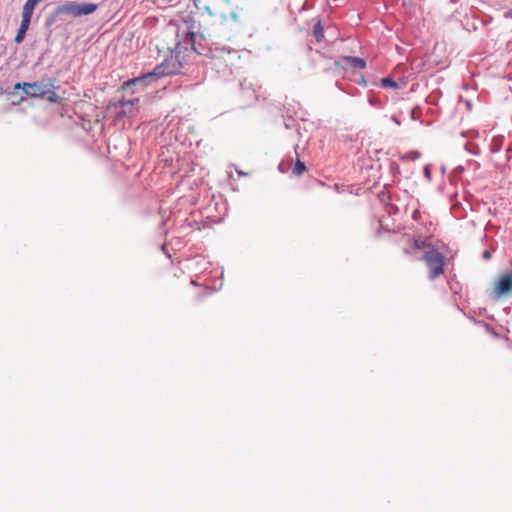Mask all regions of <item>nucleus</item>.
<instances>
[{
	"label": "nucleus",
	"mask_w": 512,
	"mask_h": 512,
	"mask_svg": "<svg viewBox=\"0 0 512 512\" xmlns=\"http://www.w3.org/2000/svg\"><path fill=\"white\" fill-rule=\"evenodd\" d=\"M196 24L191 15L172 20L163 32L165 49L171 54L152 72L125 82V86L143 84L162 76L177 74L183 67L186 58L196 51Z\"/></svg>",
	"instance_id": "1"
},
{
	"label": "nucleus",
	"mask_w": 512,
	"mask_h": 512,
	"mask_svg": "<svg viewBox=\"0 0 512 512\" xmlns=\"http://www.w3.org/2000/svg\"><path fill=\"white\" fill-rule=\"evenodd\" d=\"M420 259L425 262L429 270L428 277L430 280H435L444 273L445 258L443 254L433 246L430 245Z\"/></svg>",
	"instance_id": "2"
},
{
	"label": "nucleus",
	"mask_w": 512,
	"mask_h": 512,
	"mask_svg": "<svg viewBox=\"0 0 512 512\" xmlns=\"http://www.w3.org/2000/svg\"><path fill=\"white\" fill-rule=\"evenodd\" d=\"M41 1L42 0H27L25 2L22 10L21 24L14 39L16 43L19 44L24 40L26 32L28 31L30 26L33 11L36 5L39 4Z\"/></svg>",
	"instance_id": "3"
},
{
	"label": "nucleus",
	"mask_w": 512,
	"mask_h": 512,
	"mask_svg": "<svg viewBox=\"0 0 512 512\" xmlns=\"http://www.w3.org/2000/svg\"><path fill=\"white\" fill-rule=\"evenodd\" d=\"M97 5L94 3H75L68 2L57 9L58 14L70 15L73 17H80L89 15L95 12Z\"/></svg>",
	"instance_id": "4"
},
{
	"label": "nucleus",
	"mask_w": 512,
	"mask_h": 512,
	"mask_svg": "<svg viewBox=\"0 0 512 512\" xmlns=\"http://www.w3.org/2000/svg\"><path fill=\"white\" fill-rule=\"evenodd\" d=\"M52 87V79L43 78L36 82H24L23 90L26 95L34 98H45Z\"/></svg>",
	"instance_id": "5"
},
{
	"label": "nucleus",
	"mask_w": 512,
	"mask_h": 512,
	"mask_svg": "<svg viewBox=\"0 0 512 512\" xmlns=\"http://www.w3.org/2000/svg\"><path fill=\"white\" fill-rule=\"evenodd\" d=\"M494 294L496 298L512 294V271L499 277L494 287Z\"/></svg>",
	"instance_id": "6"
},
{
	"label": "nucleus",
	"mask_w": 512,
	"mask_h": 512,
	"mask_svg": "<svg viewBox=\"0 0 512 512\" xmlns=\"http://www.w3.org/2000/svg\"><path fill=\"white\" fill-rule=\"evenodd\" d=\"M409 242L410 244L403 250L405 254L412 255L419 250H427L430 247V244L420 238L409 239Z\"/></svg>",
	"instance_id": "7"
},
{
	"label": "nucleus",
	"mask_w": 512,
	"mask_h": 512,
	"mask_svg": "<svg viewBox=\"0 0 512 512\" xmlns=\"http://www.w3.org/2000/svg\"><path fill=\"white\" fill-rule=\"evenodd\" d=\"M343 60L357 69H364L366 67V62L362 58L346 56Z\"/></svg>",
	"instance_id": "8"
},
{
	"label": "nucleus",
	"mask_w": 512,
	"mask_h": 512,
	"mask_svg": "<svg viewBox=\"0 0 512 512\" xmlns=\"http://www.w3.org/2000/svg\"><path fill=\"white\" fill-rule=\"evenodd\" d=\"M404 81L396 82L392 78L386 77L381 79V86L383 88L399 89L403 87Z\"/></svg>",
	"instance_id": "9"
},
{
	"label": "nucleus",
	"mask_w": 512,
	"mask_h": 512,
	"mask_svg": "<svg viewBox=\"0 0 512 512\" xmlns=\"http://www.w3.org/2000/svg\"><path fill=\"white\" fill-rule=\"evenodd\" d=\"M306 169L307 168L305 163L298 159L292 169V173L295 176H301L306 171Z\"/></svg>",
	"instance_id": "10"
},
{
	"label": "nucleus",
	"mask_w": 512,
	"mask_h": 512,
	"mask_svg": "<svg viewBox=\"0 0 512 512\" xmlns=\"http://www.w3.org/2000/svg\"><path fill=\"white\" fill-rule=\"evenodd\" d=\"M313 35L314 37L316 38V40L318 42L322 41V39L324 38V31H323V27H322V24L320 21H318L315 25H314V28H313Z\"/></svg>",
	"instance_id": "11"
},
{
	"label": "nucleus",
	"mask_w": 512,
	"mask_h": 512,
	"mask_svg": "<svg viewBox=\"0 0 512 512\" xmlns=\"http://www.w3.org/2000/svg\"><path fill=\"white\" fill-rule=\"evenodd\" d=\"M55 89V86H54V80H52V87H51V90L49 91V93L45 96V98H47V100L49 102H52V103H56L58 101V96L57 94L55 93L54 91Z\"/></svg>",
	"instance_id": "12"
},
{
	"label": "nucleus",
	"mask_w": 512,
	"mask_h": 512,
	"mask_svg": "<svg viewBox=\"0 0 512 512\" xmlns=\"http://www.w3.org/2000/svg\"><path fill=\"white\" fill-rule=\"evenodd\" d=\"M227 56L232 60V59H239L240 56L238 54V51H235V50H228L227 51Z\"/></svg>",
	"instance_id": "13"
},
{
	"label": "nucleus",
	"mask_w": 512,
	"mask_h": 512,
	"mask_svg": "<svg viewBox=\"0 0 512 512\" xmlns=\"http://www.w3.org/2000/svg\"><path fill=\"white\" fill-rule=\"evenodd\" d=\"M504 16L505 18H512V8L508 12H506Z\"/></svg>",
	"instance_id": "14"
},
{
	"label": "nucleus",
	"mask_w": 512,
	"mask_h": 512,
	"mask_svg": "<svg viewBox=\"0 0 512 512\" xmlns=\"http://www.w3.org/2000/svg\"><path fill=\"white\" fill-rule=\"evenodd\" d=\"M21 88L23 89V84H21V83H16L14 85V90H18V89H21Z\"/></svg>",
	"instance_id": "15"
},
{
	"label": "nucleus",
	"mask_w": 512,
	"mask_h": 512,
	"mask_svg": "<svg viewBox=\"0 0 512 512\" xmlns=\"http://www.w3.org/2000/svg\"><path fill=\"white\" fill-rule=\"evenodd\" d=\"M483 256H484L485 258H489V257H490V254H489V252H488V251H485V252H484V254H483Z\"/></svg>",
	"instance_id": "16"
}]
</instances>
